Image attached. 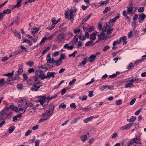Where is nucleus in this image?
I'll use <instances>...</instances> for the list:
<instances>
[{"mask_svg": "<svg viewBox=\"0 0 146 146\" xmlns=\"http://www.w3.org/2000/svg\"><path fill=\"white\" fill-rule=\"evenodd\" d=\"M54 109V106H50L49 110H47L45 112L41 115V117L42 118L39 120L38 122L40 123L48 119L52 115Z\"/></svg>", "mask_w": 146, "mask_h": 146, "instance_id": "f257e3e1", "label": "nucleus"}, {"mask_svg": "<svg viewBox=\"0 0 146 146\" xmlns=\"http://www.w3.org/2000/svg\"><path fill=\"white\" fill-rule=\"evenodd\" d=\"M28 106V104L26 100H20L18 105L19 111L22 113L25 112Z\"/></svg>", "mask_w": 146, "mask_h": 146, "instance_id": "f03ea898", "label": "nucleus"}, {"mask_svg": "<svg viewBox=\"0 0 146 146\" xmlns=\"http://www.w3.org/2000/svg\"><path fill=\"white\" fill-rule=\"evenodd\" d=\"M66 36L65 34L64 33H60L56 36L55 40L57 42L60 43L63 40Z\"/></svg>", "mask_w": 146, "mask_h": 146, "instance_id": "7ed1b4c3", "label": "nucleus"}, {"mask_svg": "<svg viewBox=\"0 0 146 146\" xmlns=\"http://www.w3.org/2000/svg\"><path fill=\"white\" fill-rule=\"evenodd\" d=\"M69 13L68 11H67L65 13V16L67 19H69V20L73 21L74 20V18L73 17V14L74 13L72 11H69Z\"/></svg>", "mask_w": 146, "mask_h": 146, "instance_id": "20e7f679", "label": "nucleus"}, {"mask_svg": "<svg viewBox=\"0 0 146 146\" xmlns=\"http://www.w3.org/2000/svg\"><path fill=\"white\" fill-rule=\"evenodd\" d=\"M56 74V73L55 72H48L47 74V75L44 76V77H42V80H43L45 78H48V79L52 77L54 78L55 77V76L54 75Z\"/></svg>", "mask_w": 146, "mask_h": 146, "instance_id": "39448f33", "label": "nucleus"}, {"mask_svg": "<svg viewBox=\"0 0 146 146\" xmlns=\"http://www.w3.org/2000/svg\"><path fill=\"white\" fill-rule=\"evenodd\" d=\"M131 78H130L128 79V80L126 82L125 87L126 88L129 87H131L133 86V82L131 81V79H130Z\"/></svg>", "mask_w": 146, "mask_h": 146, "instance_id": "423d86ee", "label": "nucleus"}, {"mask_svg": "<svg viewBox=\"0 0 146 146\" xmlns=\"http://www.w3.org/2000/svg\"><path fill=\"white\" fill-rule=\"evenodd\" d=\"M42 86V85H36L34 84L33 85L32 87L31 88L30 90L33 91L37 92L39 89Z\"/></svg>", "mask_w": 146, "mask_h": 146, "instance_id": "0eeeda50", "label": "nucleus"}, {"mask_svg": "<svg viewBox=\"0 0 146 146\" xmlns=\"http://www.w3.org/2000/svg\"><path fill=\"white\" fill-rule=\"evenodd\" d=\"M9 115V114L7 112L0 111V117L2 116V117L0 118V120L1 119H7Z\"/></svg>", "mask_w": 146, "mask_h": 146, "instance_id": "6e6552de", "label": "nucleus"}, {"mask_svg": "<svg viewBox=\"0 0 146 146\" xmlns=\"http://www.w3.org/2000/svg\"><path fill=\"white\" fill-rule=\"evenodd\" d=\"M133 124L132 123H129L126 125L124 126H123L121 127L120 129L121 130H127L130 129L131 126L133 125Z\"/></svg>", "mask_w": 146, "mask_h": 146, "instance_id": "1a4fd4ad", "label": "nucleus"}, {"mask_svg": "<svg viewBox=\"0 0 146 146\" xmlns=\"http://www.w3.org/2000/svg\"><path fill=\"white\" fill-rule=\"evenodd\" d=\"M36 75L35 76H37L41 78V79L42 77H44L45 76L43 73V72L42 71H39L37 70L35 71Z\"/></svg>", "mask_w": 146, "mask_h": 146, "instance_id": "9d476101", "label": "nucleus"}, {"mask_svg": "<svg viewBox=\"0 0 146 146\" xmlns=\"http://www.w3.org/2000/svg\"><path fill=\"white\" fill-rule=\"evenodd\" d=\"M146 15L145 14L142 13L139 14V16L138 21L140 23H142L145 19Z\"/></svg>", "mask_w": 146, "mask_h": 146, "instance_id": "9b49d317", "label": "nucleus"}, {"mask_svg": "<svg viewBox=\"0 0 146 146\" xmlns=\"http://www.w3.org/2000/svg\"><path fill=\"white\" fill-rule=\"evenodd\" d=\"M34 82H35L34 84L37 85H42V82L41 80H38L37 76H34Z\"/></svg>", "mask_w": 146, "mask_h": 146, "instance_id": "f8f14e48", "label": "nucleus"}, {"mask_svg": "<svg viewBox=\"0 0 146 146\" xmlns=\"http://www.w3.org/2000/svg\"><path fill=\"white\" fill-rule=\"evenodd\" d=\"M23 66L22 65L19 66V68L18 70L16 71L15 73L16 76H18L22 73L23 71Z\"/></svg>", "mask_w": 146, "mask_h": 146, "instance_id": "ddd939ff", "label": "nucleus"}, {"mask_svg": "<svg viewBox=\"0 0 146 146\" xmlns=\"http://www.w3.org/2000/svg\"><path fill=\"white\" fill-rule=\"evenodd\" d=\"M132 139L136 144L137 145L139 144V145H140V146H141V143L140 138L136 137Z\"/></svg>", "mask_w": 146, "mask_h": 146, "instance_id": "4468645a", "label": "nucleus"}, {"mask_svg": "<svg viewBox=\"0 0 146 146\" xmlns=\"http://www.w3.org/2000/svg\"><path fill=\"white\" fill-rule=\"evenodd\" d=\"M105 35V34L104 33H101L99 35H98V36L99 37V39L100 40H104L106 39L107 38L106 37H104Z\"/></svg>", "mask_w": 146, "mask_h": 146, "instance_id": "2eb2a0df", "label": "nucleus"}, {"mask_svg": "<svg viewBox=\"0 0 146 146\" xmlns=\"http://www.w3.org/2000/svg\"><path fill=\"white\" fill-rule=\"evenodd\" d=\"M70 44V43L68 44H66L64 46V48L65 49H67L68 50H72L73 49L74 46H73L71 45L69 46V44Z\"/></svg>", "mask_w": 146, "mask_h": 146, "instance_id": "dca6fc26", "label": "nucleus"}, {"mask_svg": "<svg viewBox=\"0 0 146 146\" xmlns=\"http://www.w3.org/2000/svg\"><path fill=\"white\" fill-rule=\"evenodd\" d=\"M96 55L94 54L91 55L88 58V61L91 62H92L95 59Z\"/></svg>", "mask_w": 146, "mask_h": 146, "instance_id": "f3484780", "label": "nucleus"}, {"mask_svg": "<svg viewBox=\"0 0 146 146\" xmlns=\"http://www.w3.org/2000/svg\"><path fill=\"white\" fill-rule=\"evenodd\" d=\"M113 25V24L109 21L105 24L104 26V28H111V27H112Z\"/></svg>", "mask_w": 146, "mask_h": 146, "instance_id": "a211bd4d", "label": "nucleus"}, {"mask_svg": "<svg viewBox=\"0 0 146 146\" xmlns=\"http://www.w3.org/2000/svg\"><path fill=\"white\" fill-rule=\"evenodd\" d=\"M127 145L128 146H140V145L136 144L132 139L128 143Z\"/></svg>", "mask_w": 146, "mask_h": 146, "instance_id": "6ab92c4d", "label": "nucleus"}, {"mask_svg": "<svg viewBox=\"0 0 146 146\" xmlns=\"http://www.w3.org/2000/svg\"><path fill=\"white\" fill-rule=\"evenodd\" d=\"M6 84V82L4 78H0V86L2 87Z\"/></svg>", "mask_w": 146, "mask_h": 146, "instance_id": "aec40b11", "label": "nucleus"}, {"mask_svg": "<svg viewBox=\"0 0 146 146\" xmlns=\"http://www.w3.org/2000/svg\"><path fill=\"white\" fill-rule=\"evenodd\" d=\"M39 31V29L37 27H35V28H32L31 30V32L35 34L36 33L38 32Z\"/></svg>", "mask_w": 146, "mask_h": 146, "instance_id": "412c9836", "label": "nucleus"}, {"mask_svg": "<svg viewBox=\"0 0 146 146\" xmlns=\"http://www.w3.org/2000/svg\"><path fill=\"white\" fill-rule=\"evenodd\" d=\"M54 63L57 66H60L62 62V60H61L59 58L57 61L54 60Z\"/></svg>", "mask_w": 146, "mask_h": 146, "instance_id": "4be33fe9", "label": "nucleus"}, {"mask_svg": "<svg viewBox=\"0 0 146 146\" xmlns=\"http://www.w3.org/2000/svg\"><path fill=\"white\" fill-rule=\"evenodd\" d=\"M93 116H90L89 117H87L85 119H84V121L85 123H87L89 121H92L94 118Z\"/></svg>", "mask_w": 146, "mask_h": 146, "instance_id": "5701e85b", "label": "nucleus"}, {"mask_svg": "<svg viewBox=\"0 0 146 146\" xmlns=\"http://www.w3.org/2000/svg\"><path fill=\"white\" fill-rule=\"evenodd\" d=\"M95 44V43H94L93 41L92 40H91L90 41H88L87 42H86L85 44V45L87 46H93Z\"/></svg>", "mask_w": 146, "mask_h": 146, "instance_id": "b1692460", "label": "nucleus"}, {"mask_svg": "<svg viewBox=\"0 0 146 146\" xmlns=\"http://www.w3.org/2000/svg\"><path fill=\"white\" fill-rule=\"evenodd\" d=\"M43 101L44 102V103H46L47 101V102L50 101V97H46L44 96H43L41 98Z\"/></svg>", "mask_w": 146, "mask_h": 146, "instance_id": "393cba45", "label": "nucleus"}, {"mask_svg": "<svg viewBox=\"0 0 146 146\" xmlns=\"http://www.w3.org/2000/svg\"><path fill=\"white\" fill-rule=\"evenodd\" d=\"M22 0H17V4L15 5V7H20L22 4Z\"/></svg>", "mask_w": 146, "mask_h": 146, "instance_id": "a878e982", "label": "nucleus"}, {"mask_svg": "<svg viewBox=\"0 0 146 146\" xmlns=\"http://www.w3.org/2000/svg\"><path fill=\"white\" fill-rule=\"evenodd\" d=\"M14 71L13 70L12 72L9 73L7 74H3V76H7L9 78L12 77Z\"/></svg>", "mask_w": 146, "mask_h": 146, "instance_id": "bb28decb", "label": "nucleus"}, {"mask_svg": "<svg viewBox=\"0 0 146 146\" xmlns=\"http://www.w3.org/2000/svg\"><path fill=\"white\" fill-rule=\"evenodd\" d=\"M46 60L48 63H51L52 62L50 54H49L47 55L46 58Z\"/></svg>", "mask_w": 146, "mask_h": 146, "instance_id": "cd10ccee", "label": "nucleus"}, {"mask_svg": "<svg viewBox=\"0 0 146 146\" xmlns=\"http://www.w3.org/2000/svg\"><path fill=\"white\" fill-rule=\"evenodd\" d=\"M110 0H106L105 2H103L102 1H100L99 3L100 5H98V7H100L102 5H106Z\"/></svg>", "mask_w": 146, "mask_h": 146, "instance_id": "c85d7f7f", "label": "nucleus"}, {"mask_svg": "<svg viewBox=\"0 0 146 146\" xmlns=\"http://www.w3.org/2000/svg\"><path fill=\"white\" fill-rule=\"evenodd\" d=\"M80 137L81 139V141L83 142H84L85 141L87 138V136L85 134L84 135L81 136Z\"/></svg>", "mask_w": 146, "mask_h": 146, "instance_id": "c756f323", "label": "nucleus"}, {"mask_svg": "<svg viewBox=\"0 0 146 146\" xmlns=\"http://www.w3.org/2000/svg\"><path fill=\"white\" fill-rule=\"evenodd\" d=\"M113 30V29L112 28H107L106 32L108 34L111 33Z\"/></svg>", "mask_w": 146, "mask_h": 146, "instance_id": "7c9ffc66", "label": "nucleus"}, {"mask_svg": "<svg viewBox=\"0 0 146 146\" xmlns=\"http://www.w3.org/2000/svg\"><path fill=\"white\" fill-rule=\"evenodd\" d=\"M3 13H4V15L5 14H9L11 12V10L9 9L4 10L3 11Z\"/></svg>", "mask_w": 146, "mask_h": 146, "instance_id": "2f4dec72", "label": "nucleus"}, {"mask_svg": "<svg viewBox=\"0 0 146 146\" xmlns=\"http://www.w3.org/2000/svg\"><path fill=\"white\" fill-rule=\"evenodd\" d=\"M15 35L17 37L19 38V39L21 38V36L20 33L18 31H15Z\"/></svg>", "mask_w": 146, "mask_h": 146, "instance_id": "473e14b6", "label": "nucleus"}, {"mask_svg": "<svg viewBox=\"0 0 146 146\" xmlns=\"http://www.w3.org/2000/svg\"><path fill=\"white\" fill-rule=\"evenodd\" d=\"M142 80L141 78H135L134 79H131V81L132 82H135V83H137L141 82Z\"/></svg>", "mask_w": 146, "mask_h": 146, "instance_id": "72a5a7b5", "label": "nucleus"}, {"mask_svg": "<svg viewBox=\"0 0 146 146\" xmlns=\"http://www.w3.org/2000/svg\"><path fill=\"white\" fill-rule=\"evenodd\" d=\"M87 58L86 57L85 58H84V60L82 61L81 62V63L80 64V65L81 66L82 65H85L86 63V61L87 60Z\"/></svg>", "mask_w": 146, "mask_h": 146, "instance_id": "f704fd0d", "label": "nucleus"}, {"mask_svg": "<svg viewBox=\"0 0 146 146\" xmlns=\"http://www.w3.org/2000/svg\"><path fill=\"white\" fill-rule=\"evenodd\" d=\"M15 128V126H12L10 127L8 130L9 132V133H12L13 131L14 130Z\"/></svg>", "mask_w": 146, "mask_h": 146, "instance_id": "c9c22d12", "label": "nucleus"}, {"mask_svg": "<svg viewBox=\"0 0 146 146\" xmlns=\"http://www.w3.org/2000/svg\"><path fill=\"white\" fill-rule=\"evenodd\" d=\"M144 58H143L139 60L136 61L134 64L135 66H136L138 64L144 60Z\"/></svg>", "mask_w": 146, "mask_h": 146, "instance_id": "e433bc0d", "label": "nucleus"}, {"mask_svg": "<svg viewBox=\"0 0 146 146\" xmlns=\"http://www.w3.org/2000/svg\"><path fill=\"white\" fill-rule=\"evenodd\" d=\"M26 36L30 38L31 40H33L34 42L35 43L36 42L37 40V39L33 38L32 36L29 35H27Z\"/></svg>", "mask_w": 146, "mask_h": 146, "instance_id": "4c0bfd02", "label": "nucleus"}, {"mask_svg": "<svg viewBox=\"0 0 146 146\" xmlns=\"http://www.w3.org/2000/svg\"><path fill=\"white\" fill-rule=\"evenodd\" d=\"M52 25L55 26V25L58 23V21L55 19V18H54L52 19Z\"/></svg>", "mask_w": 146, "mask_h": 146, "instance_id": "58836bf2", "label": "nucleus"}, {"mask_svg": "<svg viewBox=\"0 0 146 146\" xmlns=\"http://www.w3.org/2000/svg\"><path fill=\"white\" fill-rule=\"evenodd\" d=\"M88 96L86 95H84L82 96V98L80 97L79 99L82 101H84L86 100L87 99Z\"/></svg>", "mask_w": 146, "mask_h": 146, "instance_id": "ea45409f", "label": "nucleus"}, {"mask_svg": "<svg viewBox=\"0 0 146 146\" xmlns=\"http://www.w3.org/2000/svg\"><path fill=\"white\" fill-rule=\"evenodd\" d=\"M76 36H77V35L75 36L73 40H72L71 42L72 43L76 44L77 42L78 41V38H77L76 37Z\"/></svg>", "mask_w": 146, "mask_h": 146, "instance_id": "a19ab883", "label": "nucleus"}, {"mask_svg": "<svg viewBox=\"0 0 146 146\" xmlns=\"http://www.w3.org/2000/svg\"><path fill=\"white\" fill-rule=\"evenodd\" d=\"M133 8L131 7H130L128 8L127 9V13L129 14H131L133 10Z\"/></svg>", "mask_w": 146, "mask_h": 146, "instance_id": "79ce46f5", "label": "nucleus"}, {"mask_svg": "<svg viewBox=\"0 0 146 146\" xmlns=\"http://www.w3.org/2000/svg\"><path fill=\"white\" fill-rule=\"evenodd\" d=\"M111 9V8L110 7H106L105 8L104 11H103V13H105L108 12Z\"/></svg>", "mask_w": 146, "mask_h": 146, "instance_id": "37998d69", "label": "nucleus"}, {"mask_svg": "<svg viewBox=\"0 0 146 146\" xmlns=\"http://www.w3.org/2000/svg\"><path fill=\"white\" fill-rule=\"evenodd\" d=\"M50 49V47L49 46L48 47L46 48H45L42 52V54H44L46 52L48 51Z\"/></svg>", "mask_w": 146, "mask_h": 146, "instance_id": "c03bdc74", "label": "nucleus"}, {"mask_svg": "<svg viewBox=\"0 0 146 146\" xmlns=\"http://www.w3.org/2000/svg\"><path fill=\"white\" fill-rule=\"evenodd\" d=\"M26 64L29 66L30 67H31L34 64V62L32 61H29Z\"/></svg>", "mask_w": 146, "mask_h": 146, "instance_id": "a18cd8bd", "label": "nucleus"}, {"mask_svg": "<svg viewBox=\"0 0 146 146\" xmlns=\"http://www.w3.org/2000/svg\"><path fill=\"white\" fill-rule=\"evenodd\" d=\"M134 66H135V65H134L133 64V63L132 62L130 63L128 66H127V68L128 69H131Z\"/></svg>", "mask_w": 146, "mask_h": 146, "instance_id": "49530a36", "label": "nucleus"}, {"mask_svg": "<svg viewBox=\"0 0 146 146\" xmlns=\"http://www.w3.org/2000/svg\"><path fill=\"white\" fill-rule=\"evenodd\" d=\"M66 107V105L64 103H62L59 106V108H62V109H65Z\"/></svg>", "mask_w": 146, "mask_h": 146, "instance_id": "de8ad7c7", "label": "nucleus"}, {"mask_svg": "<svg viewBox=\"0 0 146 146\" xmlns=\"http://www.w3.org/2000/svg\"><path fill=\"white\" fill-rule=\"evenodd\" d=\"M9 107H8L7 106H6L1 111L5 112H7V111H8L9 109Z\"/></svg>", "mask_w": 146, "mask_h": 146, "instance_id": "09e8293b", "label": "nucleus"}, {"mask_svg": "<svg viewBox=\"0 0 146 146\" xmlns=\"http://www.w3.org/2000/svg\"><path fill=\"white\" fill-rule=\"evenodd\" d=\"M94 29V27H90L89 28H88L87 31L89 32H91L93 31Z\"/></svg>", "mask_w": 146, "mask_h": 146, "instance_id": "8fccbe9b", "label": "nucleus"}, {"mask_svg": "<svg viewBox=\"0 0 146 146\" xmlns=\"http://www.w3.org/2000/svg\"><path fill=\"white\" fill-rule=\"evenodd\" d=\"M91 109V108H88V107L84 108H81V109L82 110H84L85 111H87Z\"/></svg>", "mask_w": 146, "mask_h": 146, "instance_id": "3c124183", "label": "nucleus"}, {"mask_svg": "<svg viewBox=\"0 0 146 146\" xmlns=\"http://www.w3.org/2000/svg\"><path fill=\"white\" fill-rule=\"evenodd\" d=\"M77 36L80 39L82 40L83 41L85 40L86 39V38L85 36H81L80 35L78 36Z\"/></svg>", "mask_w": 146, "mask_h": 146, "instance_id": "603ef678", "label": "nucleus"}, {"mask_svg": "<svg viewBox=\"0 0 146 146\" xmlns=\"http://www.w3.org/2000/svg\"><path fill=\"white\" fill-rule=\"evenodd\" d=\"M126 39L127 37L125 36H123L120 38H119L121 41H122V40H123V41H125L126 40Z\"/></svg>", "mask_w": 146, "mask_h": 146, "instance_id": "864d4df0", "label": "nucleus"}, {"mask_svg": "<svg viewBox=\"0 0 146 146\" xmlns=\"http://www.w3.org/2000/svg\"><path fill=\"white\" fill-rule=\"evenodd\" d=\"M121 41L119 39V40L116 41H114L113 43V45L115 46L117 44H119L121 42Z\"/></svg>", "mask_w": 146, "mask_h": 146, "instance_id": "5fc2aeb1", "label": "nucleus"}, {"mask_svg": "<svg viewBox=\"0 0 146 146\" xmlns=\"http://www.w3.org/2000/svg\"><path fill=\"white\" fill-rule=\"evenodd\" d=\"M144 10V8L143 7H141L138 9V11L139 12L142 13Z\"/></svg>", "mask_w": 146, "mask_h": 146, "instance_id": "6e6d98bb", "label": "nucleus"}, {"mask_svg": "<svg viewBox=\"0 0 146 146\" xmlns=\"http://www.w3.org/2000/svg\"><path fill=\"white\" fill-rule=\"evenodd\" d=\"M32 132V131L31 130H28L25 133V136H27L30 135Z\"/></svg>", "mask_w": 146, "mask_h": 146, "instance_id": "4d7b16f0", "label": "nucleus"}, {"mask_svg": "<svg viewBox=\"0 0 146 146\" xmlns=\"http://www.w3.org/2000/svg\"><path fill=\"white\" fill-rule=\"evenodd\" d=\"M46 40H47V37H43L42 39L40 42V44H41L42 43H44Z\"/></svg>", "mask_w": 146, "mask_h": 146, "instance_id": "13d9d810", "label": "nucleus"}, {"mask_svg": "<svg viewBox=\"0 0 146 146\" xmlns=\"http://www.w3.org/2000/svg\"><path fill=\"white\" fill-rule=\"evenodd\" d=\"M110 46L108 45H106L105 46L103 49V50L104 51H106L107 50L110 48Z\"/></svg>", "mask_w": 146, "mask_h": 146, "instance_id": "bf43d9fd", "label": "nucleus"}, {"mask_svg": "<svg viewBox=\"0 0 146 146\" xmlns=\"http://www.w3.org/2000/svg\"><path fill=\"white\" fill-rule=\"evenodd\" d=\"M122 104L121 100H119L116 101V104L117 105H119Z\"/></svg>", "mask_w": 146, "mask_h": 146, "instance_id": "052dcab7", "label": "nucleus"}, {"mask_svg": "<svg viewBox=\"0 0 146 146\" xmlns=\"http://www.w3.org/2000/svg\"><path fill=\"white\" fill-rule=\"evenodd\" d=\"M80 32V30L79 29L76 28L74 31V33L75 34L79 33Z\"/></svg>", "mask_w": 146, "mask_h": 146, "instance_id": "680f3d73", "label": "nucleus"}, {"mask_svg": "<svg viewBox=\"0 0 146 146\" xmlns=\"http://www.w3.org/2000/svg\"><path fill=\"white\" fill-rule=\"evenodd\" d=\"M65 57V54L62 53L61 54L59 59H60L61 60H62V59H64Z\"/></svg>", "mask_w": 146, "mask_h": 146, "instance_id": "e2e57ef3", "label": "nucleus"}, {"mask_svg": "<svg viewBox=\"0 0 146 146\" xmlns=\"http://www.w3.org/2000/svg\"><path fill=\"white\" fill-rule=\"evenodd\" d=\"M76 79L75 78L73 79L71 81H70L69 83V85H73L76 82Z\"/></svg>", "mask_w": 146, "mask_h": 146, "instance_id": "0e129e2a", "label": "nucleus"}, {"mask_svg": "<svg viewBox=\"0 0 146 146\" xmlns=\"http://www.w3.org/2000/svg\"><path fill=\"white\" fill-rule=\"evenodd\" d=\"M91 38L93 40H94L96 39V36L95 34V33H94L91 35Z\"/></svg>", "mask_w": 146, "mask_h": 146, "instance_id": "69168bd1", "label": "nucleus"}, {"mask_svg": "<svg viewBox=\"0 0 146 146\" xmlns=\"http://www.w3.org/2000/svg\"><path fill=\"white\" fill-rule=\"evenodd\" d=\"M142 109V108H140L139 109V110L137 111H136L135 112V114L136 115H138L139 114V113L141 111Z\"/></svg>", "mask_w": 146, "mask_h": 146, "instance_id": "338daca9", "label": "nucleus"}, {"mask_svg": "<svg viewBox=\"0 0 146 146\" xmlns=\"http://www.w3.org/2000/svg\"><path fill=\"white\" fill-rule=\"evenodd\" d=\"M40 141L39 140H37L35 142V146H39V142Z\"/></svg>", "mask_w": 146, "mask_h": 146, "instance_id": "774afa93", "label": "nucleus"}]
</instances>
